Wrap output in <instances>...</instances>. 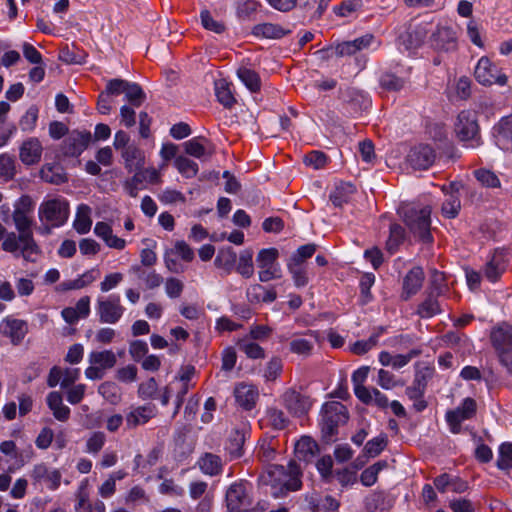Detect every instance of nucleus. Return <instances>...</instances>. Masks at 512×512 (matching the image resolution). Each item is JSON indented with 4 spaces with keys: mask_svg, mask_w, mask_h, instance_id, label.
Listing matches in <instances>:
<instances>
[{
    "mask_svg": "<svg viewBox=\"0 0 512 512\" xmlns=\"http://www.w3.org/2000/svg\"><path fill=\"white\" fill-rule=\"evenodd\" d=\"M29 198H21L20 205L16 206L12 218L18 233L9 232L1 247L5 252L15 257H22L26 262H36L41 250L33 237L32 219L30 217Z\"/></svg>",
    "mask_w": 512,
    "mask_h": 512,
    "instance_id": "1",
    "label": "nucleus"
},
{
    "mask_svg": "<svg viewBox=\"0 0 512 512\" xmlns=\"http://www.w3.org/2000/svg\"><path fill=\"white\" fill-rule=\"evenodd\" d=\"M300 476V468L295 462H290L287 468L282 465H272L259 477V483L263 487H269L266 493L279 498L301 488Z\"/></svg>",
    "mask_w": 512,
    "mask_h": 512,
    "instance_id": "2",
    "label": "nucleus"
},
{
    "mask_svg": "<svg viewBox=\"0 0 512 512\" xmlns=\"http://www.w3.org/2000/svg\"><path fill=\"white\" fill-rule=\"evenodd\" d=\"M398 212L413 236L420 242L431 244V207L420 203H404Z\"/></svg>",
    "mask_w": 512,
    "mask_h": 512,
    "instance_id": "3",
    "label": "nucleus"
},
{
    "mask_svg": "<svg viewBox=\"0 0 512 512\" xmlns=\"http://www.w3.org/2000/svg\"><path fill=\"white\" fill-rule=\"evenodd\" d=\"M490 340L501 364L512 373V326L502 323L494 327L490 333Z\"/></svg>",
    "mask_w": 512,
    "mask_h": 512,
    "instance_id": "4",
    "label": "nucleus"
},
{
    "mask_svg": "<svg viewBox=\"0 0 512 512\" xmlns=\"http://www.w3.org/2000/svg\"><path fill=\"white\" fill-rule=\"evenodd\" d=\"M321 431L323 437L331 440L337 434L338 426L348 420L347 408L340 402H327L322 407Z\"/></svg>",
    "mask_w": 512,
    "mask_h": 512,
    "instance_id": "5",
    "label": "nucleus"
},
{
    "mask_svg": "<svg viewBox=\"0 0 512 512\" xmlns=\"http://www.w3.org/2000/svg\"><path fill=\"white\" fill-rule=\"evenodd\" d=\"M455 132L466 147L474 148L481 144L479 126L475 111L464 110L458 114Z\"/></svg>",
    "mask_w": 512,
    "mask_h": 512,
    "instance_id": "6",
    "label": "nucleus"
},
{
    "mask_svg": "<svg viewBox=\"0 0 512 512\" xmlns=\"http://www.w3.org/2000/svg\"><path fill=\"white\" fill-rule=\"evenodd\" d=\"M373 41L374 36L372 34H366L351 41H345L342 43H338L335 46L323 48L321 50H318L316 54L319 56L320 59L323 60H328L333 57L352 56L356 54L358 51L368 48Z\"/></svg>",
    "mask_w": 512,
    "mask_h": 512,
    "instance_id": "7",
    "label": "nucleus"
},
{
    "mask_svg": "<svg viewBox=\"0 0 512 512\" xmlns=\"http://www.w3.org/2000/svg\"><path fill=\"white\" fill-rule=\"evenodd\" d=\"M39 218L52 227L62 226L69 216V203L63 198L49 199L39 206Z\"/></svg>",
    "mask_w": 512,
    "mask_h": 512,
    "instance_id": "8",
    "label": "nucleus"
},
{
    "mask_svg": "<svg viewBox=\"0 0 512 512\" xmlns=\"http://www.w3.org/2000/svg\"><path fill=\"white\" fill-rule=\"evenodd\" d=\"M279 252L276 248L261 249L256 257L259 268L258 277L261 282H269L281 278V268L277 259Z\"/></svg>",
    "mask_w": 512,
    "mask_h": 512,
    "instance_id": "9",
    "label": "nucleus"
},
{
    "mask_svg": "<svg viewBox=\"0 0 512 512\" xmlns=\"http://www.w3.org/2000/svg\"><path fill=\"white\" fill-rule=\"evenodd\" d=\"M125 312L119 295L111 294L108 297H99L96 303V313L101 323L115 324Z\"/></svg>",
    "mask_w": 512,
    "mask_h": 512,
    "instance_id": "10",
    "label": "nucleus"
},
{
    "mask_svg": "<svg viewBox=\"0 0 512 512\" xmlns=\"http://www.w3.org/2000/svg\"><path fill=\"white\" fill-rule=\"evenodd\" d=\"M475 79L484 86L498 84L504 86L507 83V76L500 72L499 68L493 64L489 58L481 57L475 67Z\"/></svg>",
    "mask_w": 512,
    "mask_h": 512,
    "instance_id": "11",
    "label": "nucleus"
},
{
    "mask_svg": "<svg viewBox=\"0 0 512 512\" xmlns=\"http://www.w3.org/2000/svg\"><path fill=\"white\" fill-rule=\"evenodd\" d=\"M280 399L289 413L298 417L306 415L313 405V401L308 395L294 388H288Z\"/></svg>",
    "mask_w": 512,
    "mask_h": 512,
    "instance_id": "12",
    "label": "nucleus"
},
{
    "mask_svg": "<svg viewBox=\"0 0 512 512\" xmlns=\"http://www.w3.org/2000/svg\"><path fill=\"white\" fill-rule=\"evenodd\" d=\"M30 477L33 485L45 484L49 490L55 491L60 487L62 473L60 470L51 468L45 463H38L33 466Z\"/></svg>",
    "mask_w": 512,
    "mask_h": 512,
    "instance_id": "13",
    "label": "nucleus"
},
{
    "mask_svg": "<svg viewBox=\"0 0 512 512\" xmlns=\"http://www.w3.org/2000/svg\"><path fill=\"white\" fill-rule=\"evenodd\" d=\"M477 405L474 399L467 397L462 404L454 410L446 413V421L450 427V431L458 434L461 431V423L471 419L476 414Z\"/></svg>",
    "mask_w": 512,
    "mask_h": 512,
    "instance_id": "14",
    "label": "nucleus"
},
{
    "mask_svg": "<svg viewBox=\"0 0 512 512\" xmlns=\"http://www.w3.org/2000/svg\"><path fill=\"white\" fill-rule=\"evenodd\" d=\"M458 35L451 26L437 25L435 31L430 36L431 46L439 51H453L458 45Z\"/></svg>",
    "mask_w": 512,
    "mask_h": 512,
    "instance_id": "15",
    "label": "nucleus"
},
{
    "mask_svg": "<svg viewBox=\"0 0 512 512\" xmlns=\"http://www.w3.org/2000/svg\"><path fill=\"white\" fill-rule=\"evenodd\" d=\"M225 498L229 512H242V507L251 503L247 484L244 482L232 483L226 491Z\"/></svg>",
    "mask_w": 512,
    "mask_h": 512,
    "instance_id": "16",
    "label": "nucleus"
},
{
    "mask_svg": "<svg viewBox=\"0 0 512 512\" xmlns=\"http://www.w3.org/2000/svg\"><path fill=\"white\" fill-rule=\"evenodd\" d=\"M28 333L26 321L13 317H6L0 322V334L8 337L13 345H19Z\"/></svg>",
    "mask_w": 512,
    "mask_h": 512,
    "instance_id": "17",
    "label": "nucleus"
},
{
    "mask_svg": "<svg viewBox=\"0 0 512 512\" xmlns=\"http://www.w3.org/2000/svg\"><path fill=\"white\" fill-rule=\"evenodd\" d=\"M92 134L89 131H72L65 139L63 152L67 156H79L91 143Z\"/></svg>",
    "mask_w": 512,
    "mask_h": 512,
    "instance_id": "18",
    "label": "nucleus"
},
{
    "mask_svg": "<svg viewBox=\"0 0 512 512\" xmlns=\"http://www.w3.org/2000/svg\"><path fill=\"white\" fill-rule=\"evenodd\" d=\"M435 370L430 366H423L416 370L414 380L405 390L409 399L424 397L427 384L433 378Z\"/></svg>",
    "mask_w": 512,
    "mask_h": 512,
    "instance_id": "19",
    "label": "nucleus"
},
{
    "mask_svg": "<svg viewBox=\"0 0 512 512\" xmlns=\"http://www.w3.org/2000/svg\"><path fill=\"white\" fill-rule=\"evenodd\" d=\"M156 414V406L151 403L132 406L125 416L126 426L128 429H134L137 426L148 423Z\"/></svg>",
    "mask_w": 512,
    "mask_h": 512,
    "instance_id": "20",
    "label": "nucleus"
},
{
    "mask_svg": "<svg viewBox=\"0 0 512 512\" xmlns=\"http://www.w3.org/2000/svg\"><path fill=\"white\" fill-rule=\"evenodd\" d=\"M496 145L503 151L512 152V114L503 117L494 127Z\"/></svg>",
    "mask_w": 512,
    "mask_h": 512,
    "instance_id": "21",
    "label": "nucleus"
},
{
    "mask_svg": "<svg viewBox=\"0 0 512 512\" xmlns=\"http://www.w3.org/2000/svg\"><path fill=\"white\" fill-rule=\"evenodd\" d=\"M435 161V152L429 145H418L408 154V162L414 169H428Z\"/></svg>",
    "mask_w": 512,
    "mask_h": 512,
    "instance_id": "22",
    "label": "nucleus"
},
{
    "mask_svg": "<svg viewBox=\"0 0 512 512\" xmlns=\"http://www.w3.org/2000/svg\"><path fill=\"white\" fill-rule=\"evenodd\" d=\"M234 396L236 402L245 410H251L255 407L259 397V392L256 386L246 383L236 385L234 389Z\"/></svg>",
    "mask_w": 512,
    "mask_h": 512,
    "instance_id": "23",
    "label": "nucleus"
},
{
    "mask_svg": "<svg viewBox=\"0 0 512 512\" xmlns=\"http://www.w3.org/2000/svg\"><path fill=\"white\" fill-rule=\"evenodd\" d=\"M424 277V271L421 267H413L404 277L402 299L408 300L415 295L421 289Z\"/></svg>",
    "mask_w": 512,
    "mask_h": 512,
    "instance_id": "24",
    "label": "nucleus"
},
{
    "mask_svg": "<svg viewBox=\"0 0 512 512\" xmlns=\"http://www.w3.org/2000/svg\"><path fill=\"white\" fill-rule=\"evenodd\" d=\"M184 151L197 159L213 154V145L205 137H194L183 143Z\"/></svg>",
    "mask_w": 512,
    "mask_h": 512,
    "instance_id": "25",
    "label": "nucleus"
},
{
    "mask_svg": "<svg viewBox=\"0 0 512 512\" xmlns=\"http://www.w3.org/2000/svg\"><path fill=\"white\" fill-rule=\"evenodd\" d=\"M42 145L37 138H30L20 147V160L25 165H33L39 162L42 155Z\"/></svg>",
    "mask_w": 512,
    "mask_h": 512,
    "instance_id": "26",
    "label": "nucleus"
},
{
    "mask_svg": "<svg viewBox=\"0 0 512 512\" xmlns=\"http://www.w3.org/2000/svg\"><path fill=\"white\" fill-rule=\"evenodd\" d=\"M196 465L200 471L208 476H217L222 473L223 461L220 456L206 452L199 457Z\"/></svg>",
    "mask_w": 512,
    "mask_h": 512,
    "instance_id": "27",
    "label": "nucleus"
},
{
    "mask_svg": "<svg viewBox=\"0 0 512 512\" xmlns=\"http://www.w3.org/2000/svg\"><path fill=\"white\" fill-rule=\"evenodd\" d=\"M318 451V444L309 436H303L295 443V456L300 461L311 462Z\"/></svg>",
    "mask_w": 512,
    "mask_h": 512,
    "instance_id": "28",
    "label": "nucleus"
},
{
    "mask_svg": "<svg viewBox=\"0 0 512 512\" xmlns=\"http://www.w3.org/2000/svg\"><path fill=\"white\" fill-rule=\"evenodd\" d=\"M357 398L366 405H375L380 409H386L389 405L387 396L376 388H358Z\"/></svg>",
    "mask_w": 512,
    "mask_h": 512,
    "instance_id": "29",
    "label": "nucleus"
},
{
    "mask_svg": "<svg viewBox=\"0 0 512 512\" xmlns=\"http://www.w3.org/2000/svg\"><path fill=\"white\" fill-rule=\"evenodd\" d=\"M46 402L55 419L61 422H66L69 419L70 408L63 403L62 395L59 392H50L47 395Z\"/></svg>",
    "mask_w": 512,
    "mask_h": 512,
    "instance_id": "30",
    "label": "nucleus"
},
{
    "mask_svg": "<svg viewBox=\"0 0 512 512\" xmlns=\"http://www.w3.org/2000/svg\"><path fill=\"white\" fill-rule=\"evenodd\" d=\"M129 272L135 274L150 290L158 288L163 283V277L154 269L146 270L141 265H132Z\"/></svg>",
    "mask_w": 512,
    "mask_h": 512,
    "instance_id": "31",
    "label": "nucleus"
},
{
    "mask_svg": "<svg viewBox=\"0 0 512 512\" xmlns=\"http://www.w3.org/2000/svg\"><path fill=\"white\" fill-rule=\"evenodd\" d=\"M122 158L124 159L125 168L129 172L139 170L144 166V153L134 145H130L122 150Z\"/></svg>",
    "mask_w": 512,
    "mask_h": 512,
    "instance_id": "32",
    "label": "nucleus"
},
{
    "mask_svg": "<svg viewBox=\"0 0 512 512\" xmlns=\"http://www.w3.org/2000/svg\"><path fill=\"white\" fill-rule=\"evenodd\" d=\"M290 33L278 24L262 23L255 25L252 34L258 38L279 39Z\"/></svg>",
    "mask_w": 512,
    "mask_h": 512,
    "instance_id": "33",
    "label": "nucleus"
},
{
    "mask_svg": "<svg viewBox=\"0 0 512 512\" xmlns=\"http://www.w3.org/2000/svg\"><path fill=\"white\" fill-rule=\"evenodd\" d=\"M356 188L350 182H340L330 194V200L336 207H341L348 203Z\"/></svg>",
    "mask_w": 512,
    "mask_h": 512,
    "instance_id": "34",
    "label": "nucleus"
},
{
    "mask_svg": "<svg viewBox=\"0 0 512 512\" xmlns=\"http://www.w3.org/2000/svg\"><path fill=\"white\" fill-rule=\"evenodd\" d=\"M236 262L237 254L231 247L221 249L214 260L215 266L227 275L235 268Z\"/></svg>",
    "mask_w": 512,
    "mask_h": 512,
    "instance_id": "35",
    "label": "nucleus"
},
{
    "mask_svg": "<svg viewBox=\"0 0 512 512\" xmlns=\"http://www.w3.org/2000/svg\"><path fill=\"white\" fill-rule=\"evenodd\" d=\"M79 234H86L92 226L91 208L86 204H80L77 208L76 217L73 223Z\"/></svg>",
    "mask_w": 512,
    "mask_h": 512,
    "instance_id": "36",
    "label": "nucleus"
},
{
    "mask_svg": "<svg viewBox=\"0 0 512 512\" xmlns=\"http://www.w3.org/2000/svg\"><path fill=\"white\" fill-rule=\"evenodd\" d=\"M505 269L503 256L501 253H494L492 258L486 263L484 268L485 277L491 281L495 282L499 279L502 272Z\"/></svg>",
    "mask_w": 512,
    "mask_h": 512,
    "instance_id": "37",
    "label": "nucleus"
},
{
    "mask_svg": "<svg viewBox=\"0 0 512 512\" xmlns=\"http://www.w3.org/2000/svg\"><path fill=\"white\" fill-rule=\"evenodd\" d=\"M215 95L217 100L226 108H231L236 102L230 84L225 79L215 81Z\"/></svg>",
    "mask_w": 512,
    "mask_h": 512,
    "instance_id": "38",
    "label": "nucleus"
},
{
    "mask_svg": "<svg viewBox=\"0 0 512 512\" xmlns=\"http://www.w3.org/2000/svg\"><path fill=\"white\" fill-rule=\"evenodd\" d=\"M42 180L51 184H62L67 181L66 174L60 165L46 164L40 171Z\"/></svg>",
    "mask_w": 512,
    "mask_h": 512,
    "instance_id": "39",
    "label": "nucleus"
},
{
    "mask_svg": "<svg viewBox=\"0 0 512 512\" xmlns=\"http://www.w3.org/2000/svg\"><path fill=\"white\" fill-rule=\"evenodd\" d=\"M89 362L104 370L114 367L117 359L111 350L93 351L89 354Z\"/></svg>",
    "mask_w": 512,
    "mask_h": 512,
    "instance_id": "40",
    "label": "nucleus"
},
{
    "mask_svg": "<svg viewBox=\"0 0 512 512\" xmlns=\"http://www.w3.org/2000/svg\"><path fill=\"white\" fill-rule=\"evenodd\" d=\"M237 76L241 82L253 93L261 88V79L257 72L247 67H240Z\"/></svg>",
    "mask_w": 512,
    "mask_h": 512,
    "instance_id": "41",
    "label": "nucleus"
},
{
    "mask_svg": "<svg viewBox=\"0 0 512 512\" xmlns=\"http://www.w3.org/2000/svg\"><path fill=\"white\" fill-rule=\"evenodd\" d=\"M238 348L247 356L249 359L258 360L264 359L266 353L264 348L259 344L251 341L248 337H244L237 342Z\"/></svg>",
    "mask_w": 512,
    "mask_h": 512,
    "instance_id": "42",
    "label": "nucleus"
},
{
    "mask_svg": "<svg viewBox=\"0 0 512 512\" xmlns=\"http://www.w3.org/2000/svg\"><path fill=\"white\" fill-rule=\"evenodd\" d=\"M236 271L244 278H251L254 274L253 251L245 249L240 252Z\"/></svg>",
    "mask_w": 512,
    "mask_h": 512,
    "instance_id": "43",
    "label": "nucleus"
},
{
    "mask_svg": "<svg viewBox=\"0 0 512 512\" xmlns=\"http://www.w3.org/2000/svg\"><path fill=\"white\" fill-rule=\"evenodd\" d=\"M438 296L439 295L433 294V292H429L425 300L418 306L417 313L420 317L430 318L440 313L441 309L437 300Z\"/></svg>",
    "mask_w": 512,
    "mask_h": 512,
    "instance_id": "44",
    "label": "nucleus"
},
{
    "mask_svg": "<svg viewBox=\"0 0 512 512\" xmlns=\"http://www.w3.org/2000/svg\"><path fill=\"white\" fill-rule=\"evenodd\" d=\"M134 175L131 177L132 182L138 183L145 187L147 184H158L161 182L160 172L155 168L139 169L134 171Z\"/></svg>",
    "mask_w": 512,
    "mask_h": 512,
    "instance_id": "45",
    "label": "nucleus"
},
{
    "mask_svg": "<svg viewBox=\"0 0 512 512\" xmlns=\"http://www.w3.org/2000/svg\"><path fill=\"white\" fill-rule=\"evenodd\" d=\"M125 99L133 106L139 107L145 101L146 95L139 84L127 81Z\"/></svg>",
    "mask_w": 512,
    "mask_h": 512,
    "instance_id": "46",
    "label": "nucleus"
},
{
    "mask_svg": "<svg viewBox=\"0 0 512 512\" xmlns=\"http://www.w3.org/2000/svg\"><path fill=\"white\" fill-rule=\"evenodd\" d=\"M87 54L75 47H65L60 51L59 59L66 64H83L86 62Z\"/></svg>",
    "mask_w": 512,
    "mask_h": 512,
    "instance_id": "47",
    "label": "nucleus"
},
{
    "mask_svg": "<svg viewBox=\"0 0 512 512\" xmlns=\"http://www.w3.org/2000/svg\"><path fill=\"white\" fill-rule=\"evenodd\" d=\"M289 349L292 353L306 358L312 354L314 343L306 338H294L289 343Z\"/></svg>",
    "mask_w": 512,
    "mask_h": 512,
    "instance_id": "48",
    "label": "nucleus"
},
{
    "mask_svg": "<svg viewBox=\"0 0 512 512\" xmlns=\"http://www.w3.org/2000/svg\"><path fill=\"white\" fill-rule=\"evenodd\" d=\"M287 268L296 287H304L309 282L306 265H299L293 262H287Z\"/></svg>",
    "mask_w": 512,
    "mask_h": 512,
    "instance_id": "49",
    "label": "nucleus"
},
{
    "mask_svg": "<svg viewBox=\"0 0 512 512\" xmlns=\"http://www.w3.org/2000/svg\"><path fill=\"white\" fill-rule=\"evenodd\" d=\"M175 167L186 178L195 177L199 170L196 162L184 156L175 159Z\"/></svg>",
    "mask_w": 512,
    "mask_h": 512,
    "instance_id": "50",
    "label": "nucleus"
},
{
    "mask_svg": "<svg viewBox=\"0 0 512 512\" xmlns=\"http://www.w3.org/2000/svg\"><path fill=\"white\" fill-rule=\"evenodd\" d=\"M382 89L391 92H398L405 86V80L392 73H384L379 80Z\"/></svg>",
    "mask_w": 512,
    "mask_h": 512,
    "instance_id": "51",
    "label": "nucleus"
},
{
    "mask_svg": "<svg viewBox=\"0 0 512 512\" xmlns=\"http://www.w3.org/2000/svg\"><path fill=\"white\" fill-rule=\"evenodd\" d=\"M316 249L317 245L314 243L302 245L291 255L288 262L305 265L306 260L314 255Z\"/></svg>",
    "mask_w": 512,
    "mask_h": 512,
    "instance_id": "52",
    "label": "nucleus"
},
{
    "mask_svg": "<svg viewBox=\"0 0 512 512\" xmlns=\"http://www.w3.org/2000/svg\"><path fill=\"white\" fill-rule=\"evenodd\" d=\"M496 465L501 470L512 469V443L500 445Z\"/></svg>",
    "mask_w": 512,
    "mask_h": 512,
    "instance_id": "53",
    "label": "nucleus"
},
{
    "mask_svg": "<svg viewBox=\"0 0 512 512\" xmlns=\"http://www.w3.org/2000/svg\"><path fill=\"white\" fill-rule=\"evenodd\" d=\"M106 442V436L103 432H93L86 441V452L89 454L96 455L104 447Z\"/></svg>",
    "mask_w": 512,
    "mask_h": 512,
    "instance_id": "54",
    "label": "nucleus"
},
{
    "mask_svg": "<svg viewBox=\"0 0 512 512\" xmlns=\"http://www.w3.org/2000/svg\"><path fill=\"white\" fill-rule=\"evenodd\" d=\"M461 202L457 195L449 194L442 204V214L447 218H455L460 210Z\"/></svg>",
    "mask_w": 512,
    "mask_h": 512,
    "instance_id": "55",
    "label": "nucleus"
},
{
    "mask_svg": "<svg viewBox=\"0 0 512 512\" xmlns=\"http://www.w3.org/2000/svg\"><path fill=\"white\" fill-rule=\"evenodd\" d=\"M387 445V436L384 434H381L371 440H369L365 447V453L369 457H376L378 456L386 447Z\"/></svg>",
    "mask_w": 512,
    "mask_h": 512,
    "instance_id": "56",
    "label": "nucleus"
},
{
    "mask_svg": "<svg viewBox=\"0 0 512 512\" xmlns=\"http://www.w3.org/2000/svg\"><path fill=\"white\" fill-rule=\"evenodd\" d=\"M38 113L39 109L35 105L30 106L19 121L21 130L28 132L34 130L38 119Z\"/></svg>",
    "mask_w": 512,
    "mask_h": 512,
    "instance_id": "57",
    "label": "nucleus"
},
{
    "mask_svg": "<svg viewBox=\"0 0 512 512\" xmlns=\"http://www.w3.org/2000/svg\"><path fill=\"white\" fill-rule=\"evenodd\" d=\"M476 179L485 187L497 188L500 187V180L498 176L487 169H478L474 171Z\"/></svg>",
    "mask_w": 512,
    "mask_h": 512,
    "instance_id": "58",
    "label": "nucleus"
},
{
    "mask_svg": "<svg viewBox=\"0 0 512 512\" xmlns=\"http://www.w3.org/2000/svg\"><path fill=\"white\" fill-rule=\"evenodd\" d=\"M267 418L270 425L276 430L284 429L289 422L284 412L278 408H269L267 410Z\"/></svg>",
    "mask_w": 512,
    "mask_h": 512,
    "instance_id": "59",
    "label": "nucleus"
},
{
    "mask_svg": "<svg viewBox=\"0 0 512 512\" xmlns=\"http://www.w3.org/2000/svg\"><path fill=\"white\" fill-rule=\"evenodd\" d=\"M282 369V360L279 357H272L264 369V378L267 381H274L280 376Z\"/></svg>",
    "mask_w": 512,
    "mask_h": 512,
    "instance_id": "60",
    "label": "nucleus"
},
{
    "mask_svg": "<svg viewBox=\"0 0 512 512\" xmlns=\"http://www.w3.org/2000/svg\"><path fill=\"white\" fill-rule=\"evenodd\" d=\"M91 504L87 492V480H85L81 482L76 494L75 512H85Z\"/></svg>",
    "mask_w": 512,
    "mask_h": 512,
    "instance_id": "61",
    "label": "nucleus"
},
{
    "mask_svg": "<svg viewBox=\"0 0 512 512\" xmlns=\"http://www.w3.org/2000/svg\"><path fill=\"white\" fill-rule=\"evenodd\" d=\"M201 23L207 30L213 31L217 34H221L225 30V26L222 22L215 20L208 10H203L200 14Z\"/></svg>",
    "mask_w": 512,
    "mask_h": 512,
    "instance_id": "62",
    "label": "nucleus"
},
{
    "mask_svg": "<svg viewBox=\"0 0 512 512\" xmlns=\"http://www.w3.org/2000/svg\"><path fill=\"white\" fill-rule=\"evenodd\" d=\"M158 390V384L154 378L141 383L138 387V396L143 399H155Z\"/></svg>",
    "mask_w": 512,
    "mask_h": 512,
    "instance_id": "63",
    "label": "nucleus"
},
{
    "mask_svg": "<svg viewBox=\"0 0 512 512\" xmlns=\"http://www.w3.org/2000/svg\"><path fill=\"white\" fill-rule=\"evenodd\" d=\"M98 392L111 403H117L120 399L119 389L113 382L102 383L98 388Z\"/></svg>",
    "mask_w": 512,
    "mask_h": 512,
    "instance_id": "64",
    "label": "nucleus"
}]
</instances>
